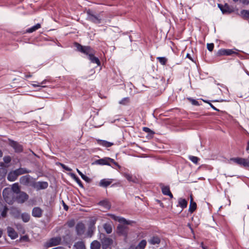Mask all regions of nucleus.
<instances>
[{
  "label": "nucleus",
  "mask_w": 249,
  "mask_h": 249,
  "mask_svg": "<svg viewBox=\"0 0 249 249\" xmlns=\"http://www.w3.org/2000/svg\"><path fill=\"white\" fill-rule=\"evenodd\" d=\"M112 182V179H102L99 182V185L103 187H107L109 186Z\"/></svg>",
  "instance_id": "nucleus-19"
},
{
  "label": "nucleus",
  "mask_w": 249,
  "mask_h": 249,
  "mask_svg": "<svg viewBox=\"0 0 249 249\" xmlns=\"http://www.w3.org/2000/svg\"><path fill=\"white\" fill-rule=\"evenodd\" d=\"M33 178L29 175L23 176L20 177L19 179L20 183L24 185L28 186L31 185L33 182Z\"/></svg>",
  "instance_id": "nucleus-6"
},
{
  "label": "nucleus",
  "mask_w": 249,
  "mask_h": 249,
  "mask_svg": "<svg viewBox=\"0 0 249 249\" xmlns=\"http://www.w3.org/2000/svg\"><path fill=\"white\" fill-rule=\"evenodd\" d=\"M88 20L95 23H100L101 22V18L98 15H94L92 11L89 10L87 11Z\"/></svg>",
  "instance_id": "nucleus-3"
},
{
  "label": "nucleus",
  "mask_w": 249,
  "mask_h": 249,
  "mask_svg": "<svg viewBox=\"0 0 249 249\" xmlns=\"http://www.w3.org/2000/svg\"><path fill=\"white\" fill-rule=\"evenodd\" d=\"M146 241L145 240H142L137 247H135L136 249H144L146 245Z\"/></svg>",
  "instance_id": "nucleus-29"
},
{
  "label": "nucleus",
  "mask_w": 249,
  "mask_h": 249,
  "mask_svg": "<svg viewBox=\"0 0 249 249\" xmlns=\"http://www.w3.org/2000/svg\"><path fill=\"white\" fill-rule=\"evenodd\" d=\"M246 150L247 151H248L249 150V142H248V145H247V147Z\"/></svg>",
  "instance_id": "nucleus-57"
},
{
  "label": "nucleus",
  "mask_w": 249,
  "mask_h": 249,
  "mask_svg": "<svg viewBox=\"0 0 249 249\" xmlns=\"http://www.w3.org/2000/svg\"><path fill=\"white\" fill-rule=\"evenodd\" d=\"M41 27V25L39 23L36 24V25L28 29L26 31L27 33H33Z\"/></svg>",
  "instance_id": "nucleus-27"
},
{
  "label": "nucleus",
  "mask_w": 249,
  "mask_h": 249,
  "mask_svg": "<svg viewBox=\"0 0 249 249\" xmlns=\"http://www.w3.org/2000/svg\"><path fill=\"white\" fill-rule=\"evenodd\" d=\"M3 161H4V162L6 163H9L11 160V159L10 157H9V156L4 157L3 159Z\"/></svg>",
  "instance_id": "nucleus-44"
},
{
  "label": "nucleus",
  "mask_w": 249,
  "mask_h": 249,
  "mask_svg": "<svg viewBox=\"0 0 249 249\" xmlns=\"http://www.w3.org/2000/svg\"><path fill=\"white\" fill-rule=\"evenodd\" d=\"M247 73L249 75V73L248 71L247 72Z\"/></svg>",
  "instance_id": "nucleus-64"
},
{
  "label": "nucleus",
  "mask_w": 249,
  "mask_h": 249,
  "mask_svg": "<svg viewBox=\"0 0 249 249\" xmlns=\"http://www.w3.org/2000/svg\"><path fill=\"white\" fill-rule=\"evenodd\" d=\"M126 228L123 225H119L118 226V230L119 232L122 234H124L126 233L125 231Z\"/></svg>",
  "instance_id": "nucleus-35"
},
{
  "label": "nucleus",
  "mask_w": 249,
  "mask_h": 249,
  "mask_svg": "<svg viewBox=\"0 0 249 249\" xmlns=\"http://www.w3.org/2000/svg\"><path fill=\"white\" fill-rule=\"evenodd\" d=\"M2 231L0 229V237L2 236Z\"/></svg>",
  "instance_id": "nucleus-60"
},
{
  "label": "nucleus",
  "mask_w": 249,
  "mask_h": 249,
  "mask_svg": "<svg viewBox=\"0 0 249 249\" xmlns=\"http://www.w3.org/2000/svg\"><path fill=\"white\" fill-rule=\"evenodd\" d=\"M104 228L105 231H106V232L108 234L110 233L112 231V227L109 224H104Z\"/></svg>",
  "instance_id": "nucleus-34"
},
{
  "label": "nucleus",
  "mask_w": 249,
  "mask_h": 249,
  "mask_svg": "<svg viewBox=\"0 0 249 249\" xmlns=\"http://www.w3.org/2000/svg\"><path fill=\"white\" fill-rule=\"evenodd\" d=\"M81 178L83 179H84L85 181H86L87 182H89L90 181V179L87 176L83 175L82 176Z\"/></svg>",
  "instance_id": "nucleus-45"
},
{
  "label": "nucleus",
  "mask_w": 249,
  "mask_h": 249,
  "mask_svg": "<svg viewBox=\"0 0 249 249\" xmlns=\"http://www.w3.org/2000/svg\"><path fill=\"white\" fill-rule=\"evenodd\" d=\"M3 197L8 203H11L12 200L11 199V196L12 193L11 190L9 188H5L2 192Z\"/></svg>",
  "instance_id": "nucleus-9"
},
{
  "label": "nucleus",
  "mask_w": 249,
  "mask_h": 249,
  "mask_svg": "<svg viewBox=\"0 0 249 249\" xmlns=\"http://www.w3.org/2000/svg\"><path fill=\"white\" fill-rule=\"evenodd\" d=\"M7 232L8 235L13 239H16L18 237L17 232L11 227L7 228Z\"/></svg>",
  "instance_id": "nucleus-16"
},
{
  "label": "nucleus",
  "mask_w": 249,
  "mask_h": 249,
  "mask_svg": "<svg viewBox=\"0 0 249 249\" xmlns=\"http://www.w3.org/2000/svg\"><path fill=\"white\" fill-rule=\"evenodd\" d=\"M99 204L101 206H102L106 209H109L110 208L111 205L109 203V202L106 200L101 201L99 202Z\"/></svg>",
  "instance_id": "nucleus-26"
},
{
  "label": "nucleus",
  "mask_w": 249,
  "mask_h": 249,
  "mask_svg": "<svg viewBox=\"0 0 249 249\" xmlns=\"http://www.w3.org/2000/svg\"><path fill=\"white\" fill-rule=\"evenodd\" d=\"M75 46L78 51L81 52L88 56L89 59L90 60L91 62L95 63L98 66L100 65L99 59L97 57L94 56V51L91 47L89 46H83L77 43L75 44Z\"/></svg>",
  "instance_id": "nucleus-1"
},
{
  "label": "nucleus",
  "mask_w": 249,
  "mask_h": 249,
  "mask_svg": "<svg viewBox=\"0 0 249 249\" xmlns=\"http://www.w3.org/2000/svg\"><path fill=\"white\" fill-rule=\"evenodd\" d=\"M190 102H191L192 104L194 105H199L198 103V102L196 100H195V99H191V98H189L188 99Z\"/></svg>",
  "instance_id": "nucleus-47"
},
{
  "label": "nucleus",
  "mask_w": 249,
  "mask_h": 249,
  "mask_svg": "<svg viewBox=\"0 0 249 249\" xmlns=\"http://www.w3.org/2000/svg\"><path fill=\"white\" fill-rule=\"evenodd\" d=\"M235 52L231 49H221L218 51L217 54L219 55H231Z\"/></svg>",
  "instance_id": "nucleus-11"
},
{
  "label": "nucleus",
  "mask_w": 249,
  "mask_h": 249,
  "mask_svg": "<svg viewBox=\"0 0 249 249\" xmlns=\"http://www.w3.org/2000/svg\"><path fill=\"white\" fill-rule=\"evenodd\" d=\"M112 217L113 219L118 221L121 223L126 225H129L130 224V222L127 221L125 218L123 217H118L115 215H112Z\"/></svg>",
  "instance_id": "nucleus-21"
},
{
  "label": "nucleus",
  "mask_w": 249,
  "mask_h": 249,
  "mask_svg": "<svg viewBox=\"0 0 249 249\" xmlns=\"http://www.w3.org/2000/svg\"><path fill=\"white\" fill-rule=\"evenodd\" d=\"M128 249H136L135 247L131 246L130 247V248Z\"/></svg>",
  "instance_id": "nucleus-56"
},
{
  "label": "nucleus",
  "mask_w": 249,
  "mask_h": 249,
  "mask_svg": "<svg viewBox=\"0 0 249 249\" xmlns=\"http://www.w3.org/2000/svg\"><path fill=\"white\" fill-rule=\"evenodd\" d=\"M98 144L106 147H109L113 145V143L105 140H97Z\"/></svg>",
  "instance_id": "nucleus-18"
},
{
  "label": "nucleus",
  "mask_w": 249,
  "mask_h": 249,
  "mask_svg": "<svg viewBox=\"0 0 249 249\" xmlns=\"http://www.w3.org/2000/svg\"><path fill=\"white\" fill-rule=\"evenodd\" d=\"M129 102V99L128 97H125L122 99L120 102L119 104L122 105H126Z\"/></svg>",
  "instance_id": "nucleus-37"
},
{
  "label": "nucleus",
  "mask_w": 249,
  "mask_h": 249,
  "mask_svg": "<svg viewBox=\"0 0 249 249\" xmlns=\"http://www.w3.org/2000/svg\"><path fill=\"white\" fill-rule=\"evenodd\" d=\"M63 206H64V209L66 211L68 210V206H67L64 202H63Z\"/></svg>",
  "instance_id": "nucleus-51"
},
{
  "label": "nucleus",
  "mask_w": 249,
  "mask_h": 249,
  "mask_svg": "<svg viewBox=\"0 0 249 249\" xmlns=\"http://www.w3.org/2000/svg\"><path fill=\"white\" fill-rule=\"evenodd\" d=\"M210 106L214 110H217L212 104H210Z\"/></svg>",
  "instance_id": "nucleus-55"
},
{
  "label": "nucleus",
  "mask_w": 249,
  "mask_h": 249,
  "mask_svg": "<svg viewBox=\"0 0 249 249\" xmlns=\"http://www.w3.org/2000/svg\"><path fill=\"white\" fill-rule=\"evenodd\" d=\"M207 47L209 51L212 52L213 50L214 44L213 43H208Z\"/></svg>",
  "instance_id": "nucleus-43"
},
{
  "label": "nucleus",
  "mask_w": 249,
  "mask_h": 249,
  "mask_svg": "<svg viewBox=\"0 0 249 249\" xmlns=\"http://www.w3.org/2000/svg\"><path fill=\"white\" fill-rule=\"evenodd\" d=\"M101 244L97 240L93 241L90 245L91 249H100Z\"/></svg>",
  "instance_id": "nucleus-25"
},
{
  "label": "nucleus",
  "mask_w": 249,
  "mask_h": 249,
  "mask_svg": "<svg viewBox=\"0 0 249 249\" xmlns=\"http://www.w3.org/2000/svg\"><path fill=\"white\" fill-rule=\"evenodd\" d=\"M102 244L106 247L109 246V245L113 244V240L112 239L105 237L101 240Z\"/></svg>",
  "instance_id": "nucleus-20"
},
{
  "label": "nucleus",
  "mask_w": 249,
  "mask_h": 249,
  "mask_svg": "<svg viewBox=\"0 0 249 249\" xmlns=\"http://www.w3.org/2000/svg\"><path fill=\"white\" fill-rule=\"evenodd\" d=\"M1 171H2L3 173L4 174H5V170L4 169H0V172H1Z\"/></svg>",
  "instance_id": "nucleus-58"
},
{
  "label": "nucleus",
  "mask_w": 249,
  "mask_h": 249,
  "mask_svg": "<svg viewBox=\"0 0 249 249\" xmlns=\"http://www.w3.org/2000/svg\"><path fill=\"white\" fill-rule=\"evenodd\" d=\"M149 242L152 245L158 244L160 243V239L157 236L153 237L150 239Z\"/></svg>",
  "instance_id": "nucleus-31"
},
{
  "label": "nucleus",
  "mask_w": 249,
  "mask_h": 249,
  "mask_svg": "<svg viewBox=\"0 0 249 249\" xmlns=\"http://www.w3.org/2000/svg\"><path fill=\"white\" fill-rule=\"evenodd\" d=\"M32 186L36 190H39L47 188L48 186V183L46 181H34L32 183Z\"/></svg>",
  "instance_id": "nucleus-5"
},
{
  "label": "nucleus",
  "mask_w": 249,
  "mask_h": 249,
  "mask_svg": "<svg viewBox=\"0 0 249 249\" xmlns=\"http://www.w3.org/2000/svg\"><path fill=\"white\" fill-rule=\"evenodd\" d=\"M110 162L112 163L115 166L118 167L119 168L120 167V165L118 164V163L115 162L113 159L108 158V157H106V158H104L103 159L96 160L93 163V164H99V165H110Z\"/></svg>",
  "instance_id": "nucleus-2"
},
{
  "label": "nucleus",
  "mask_w": 249,
  "mask_h": 249,
  "mask_svg": "<svg viewBox=\"0 0 249 249\" xmlns=\"http://www.w3.org/2000/svg\"><path fill=\"white\" fill-rule=\"evenodd\" d=\"M241 1L244 4H248L249 3V1L248 0H241Z\"/></svg>",
  "instance_id": "nucleus-50"
},
{
  "label": "nucleus",
  "mask_w": 249,
  "mask_h": 249,
  "mask_svg": "<svg viewBox=\"0 0 249 249\" xmlns=\"http://www.w3.org/2000/svg\"><path fill=\"white\" fill-rule=\"evenodd\" d=\"M71 176L74 179L77 177L74 174H71Z\"/></svg>",
  "instance_id": "nucleus-54"
},
{
  "label": "nucleus",
  "mask_w": 249,
  "mask_h": 249,
  "mask_svg": "<svg viewBox=\"0 0 249 249\" xmlns=\"http://www.w3.org/2000/svg\"><path fill=\"white\" fill-rule=\"evenodd\" d=\"M196 209V202L192 201L190 202L189 205V211L190 213H193Z\"/></svg>",
  "instance_id": "nucleus-30"
},
{
  "label": "nucleus",
  "mask_w": 249,
  "mask_h": 249,
  "mask_svg": "<svg viewBox=\"0 0 249 249\" xmlns=\"http://www.w3.org/2000/svg\"><path fill=\"white\" fill-rule=\"evenodd\" d=\"M186 57H188V58H189L190 60H191L192 61H193V59H192V58L191 57V55L189 53H187V55H186Z\"/></svg>",
  "instance_id": "nucleus-52"
},
{
  "label": "nucleus",
  "mask_w": 249,
  "mask_h": 249,
  "mask_svg": "<svg viewBox=\"0 0 249 249\" xmlns=\"http://www.w3.org/2000/svg\"><path fill=\"white\" fill-rule=\"evenodd\" d=\"M18 176L22 174L29 173L31 172V171L28 170L25 168H19L18 169L15 170Z\"/></svg>",
  "instance_id": "nucleus-23"
},
{
  "label": "nucleus",
  "mask_w": 249,
  "mask_h": 249,
  "mask_svg": "<svg viewBox=\"0 0 249 249\" xmlns=\"http://www.w3.org/2000/svg\"><path fill=\"white\" fill-rule=\"evenodd\" d=\"M187 201L183 198H180L178 199V204L182 208V209H184L186 208L187 206Z\"/></svg>",
  "instance_id": "nucleus-28"
},
{
  "label": "nucleus",
  "mask_w": 249,
  "mask_h": 249,
  "mask_svg": "<svg viewBox=\"0 0 249 249\" xmlns=\"http://www.w3.org/2000/svg\"><path fill=\"white\" fill-rule=\"evenodd\" d=\"M7 211V207L0 201V213H1L2 217H5L6 216Z\"/></svg>",
  "instance_id": "nucleus-15"
},
{
  "label": "nucleus",
  "mask_w": 249,
  "mask_h": 249,
  "mask_svg": "<svg viewBox=\"0 0 249 249\" xmlns=\"http://www.w3.org/2000/svg\"><path fill=\"white\" fill-rule=\"evenodd\" d=\"M242 15L246 18H249V11L247 10H243L241 11Z\"/></svg>",
  "instance_id": "nucleus-42"
},
{
  "label": "nucleus",
  "mask_w": 249,
  "mask_h": 249,
  "mask_svg": "<svg viewBox=\"0 0 249 249\" xmlns=\"http://www.w3.org/2000/svg\"><path fill=\"white\" fill-rule=\"evenodd\" d=\"M76 230L78 235H82L85 231V226L82 223H78L76 226Z\"/></svg>",
  "instance_id": "nucleus-14"
},
{
  "label": "nucleus",
  "mask_w": 249,
  "mask_h": 249,
  "mask_svg": "<svg viewBox=\"0 0 249 249\" xmlns=\"http://www.w3.org/2000/svg\"><path fill=\"white\" fill-rule=\"evenodd\" d=\"M31 77L30 75H26V77Z\"/></svg>",
  "instance_id": "nucleus-62"
},
{
  "label": "nucleus",
  "mask_w": 249,
  "mask_h": 249,
  "mask_svg": "<svg viewBox=\"0 0 249 249\" xmlns=\"http://www.w3.org/2000/svg\"><path fill=\"white\" fill-rule=\"evenodd\" d=\"M46 82V80H44L40 84L39 83H38L37 84H32V85L34 87H41V88H43V87H45V86H41V85L45 84Z\"/></svg>",
  "instance_id": "nucleus-40"
},
{
  "label": "nucleus",
  "mask_w": 249,
  "mask_h": 249,
  "mask_svg": "<svg viewBox=\"0 0 249 249\" xmlns=\"http://www.w3.org/2000/svg\"><path fill=\"white\" fill-rule=\"evenodd\" d=\"M189 159L193 162H194V163H196V164L197 163L198 161L199 160V159L197 157L193 156H189Z\"/></svg>",
  "instance_id": "nucleus-39"
},
{
  "label": "nucleus",
  "mask_w": 249,
  "mask_h": 249,
  "mask_svg": "<svg viewBox=\"0 0 249 249\" xmlns=\"http://www.w3.org/2000/svg\"><path fill=\"white\" fill-rule=\"evenodd\" d=\"M18 177V175L15 170L11 171L7 176V179L10 181L16 180Z\"/></svg>",
  "instance_id": "nucleus-13"
},
{
  "label": "nucleus",
  "mask_w": 249,
  "mask_h": 249,
  "mask_svg": "<svg viewBox=\"0 0 249 249\" xmlns=\"http://www.w3.org/2000/svg\"><path fill=\"white\" fill-rule=\"evenodd\" d=\"M234 1L236 2L238 0H233Z\"/></svg>",
  "instance_id": "nucleus-63"
},
{
  "label": "nucleus",
  "mask_w": 249,
  "mask_h": 249,
  "mask_svg": "<svg viewBox=\"0 0 249 249\" xmlns=\"http://www.w3.org/2000/svg\"><path fill=\"white\" fill-rule=\"evenodd\" d=\"M157 59L159 60V62L163 65H165L167 61V58L164 57H158Z\"/></svg>",
  "instance_id": "nucleus-36"
},
{
  "label": "nucleus",
  "mask_w": 249,
  "mask_h": 249,
  "mask_svg": "<svg viewBox=\"0 0 249 249\" xmlns=\"http://www.w3.org/2000/svg\"><path fill=\"white\" fill-rule=\"evenodd\" d=\"M43 211L38 207H35L32 210V215L35 217H40L42 216Z\"/></svg>",
  "instance_id": "nucleus-12"
},
{
  "label": "nucleus",
  "mask_w": 249,
  "mask_h": 249,
  "mask_svg": "<svg viewBox=\"0 0 249 249\" xmlns=\"http://www.w3.org/2000/svg\"><path fill=\"white\" fill-rule=\"evenodd\" d=\"M12 190L13 192L18 194L20 191V188L18 183H14L12 186Z\"/></svg>",
  "instance_id": "nucleus-32"
},
{
  "label": "nucleus",
  "mask_w": 249,
  "mask_h": 249,
  "mask_svg": "<svg viewBox=\"0 0 249 249\" xmlns=\"http://www.w3.org/2000/svg\"><path fill=\"white\" fill-rule=\"evenodd\" d=\"M161 188L162 192L164 195L168 196L171 198H173V196L170 191V188L169 186H165L162 185L161 186Z\"/></svg>",
  "instance_id": "nucleus-17"
},
{
  "label": "nucleus",
  "mask_w": 249,
  "mask_h": 249,
  "mask_svg": "<svg viewBox=\"0 0 249 249\" xmlns=\"http://www.w3.org/2000/svg\"><path fill=\"white\" fill-rule=\"evenodd\" d=\"M61 239L60 237H56L51 238L47 243V246L51 247L59 245L61 243Z\"/></svg>",
  "instance_id": "nucleus-8"
},
{
  "label": "nucleus",
  "mask_w": 249,
  "mask_h": 249,
  "mask_svg": "<svg viewBox=\"0 0 249 249\" xmlns=\"http://www.w3.org/2000/svg\"><path fill=\"white\" fill-rule=\"evenodd\" d=\"M218 7L221 10L223 14H226L228 13H230L231 11L230 10V7L227 4H225L224 6H223L221 4H218Z\"/></svg>",
  "instance_id": "nucleus-22"
},
{
  "label": "nucleus",
  "mask_w": 249,
  "mask_h": 249,
  "mask_svg": "<svg viewBox=\"0 0 249 249\" xmlns=\"http://www.w3.org/2000/svg\"><path fill=\"white\" fill-rule=\"evenodd\" d=\"M74 249H86L85 244L82 241L76 242L73 246Z\"/></svg>",
  "instance_id": "nucleus-24"
},
{
  "label": "nucleus",
  "mask_w": 249,
  "mask_h": 249,
  "mask_svg": "<svg viewBox=\"0 0 249 249\" xmlns=\"http://www.w3.org/2000/svg\"><path fill=\"white\" fill-rule=\"evenodd\" d=\"M231 160L240 165H242L244 167H249V160L247 159L241 158H235L231 159Z\"/></svg>",
  "instance_id": "nucleus-4"
},
{
  "label": "nucleus",
  "mask_w": 249,
  "mask_h": 249,
  "mask_svg": "<svg viewBox=\"0 0 249 249\" xmlns=\"http://www.w3.org/2000/svg\"><path fill=\"white\" fill-rule=\"evenodd\" d=\"M21 217L23 221L24 222H28L30 219V216L27 213H23L21 214Z\"/></svg>",
  "instance_id": "nucleus-33"
},
{
  "label": "nucleus",
  "mask_w": 249,
  "mask_h": 249,
  "mask_svg": "<svg viewBox=\"0 0 249 249\" xmlns=\"http://www.w3.org/2000/svg\"><path fill=\"white\" fill-rule=\"evenodd\" d=\"M74 180L76 181V182L78 184V185L80 186L83 187V185L81 181L80 180V179L77 177Z\"/></svg>",
  "instance_id": "nucleus-46"
},
{
  "label": "nucleus",
  "mask_w": 249,
  "mask_h": 249,
  "mask_svg": "<svg viewBox=\"0 0 249 249\" xmlns=\"http://www.w3.org/2000/svg\"><path fill=\"white\" fill-rule=\"evenodd\" d=\"M2 156V152L0 150V157H1Z\"/></svg>",
  "instance_id": "nucleus-61"
},
{
  "label": "nucleus",
  "mask_w": 249,
  "mask_h": 249,
  "mask_svg": "<svg viewBox=\"0 0 249 249\" xmlns=\"http://www.w3.org/2000/svg\"><path fill=\"white\" fill-rule=\"evenodd\" d=\"M93 231H94L93 227L92 226H90L89 228V231H88V235L89 237H91L92 236L93 232Z\"/></svg>",
  "instance_id": "nucleus-41"
},
{
  "label": "nucleus",
  "mask_w": 249,
  "mask_h": 249,
  "mask_svg": "<svg viewBox=\"0 0 249 249\" xmlns=\"http://www.w3.org/2000/svg\"><path fill=\"white\" fill-rule=\"evenodd\" d=\"M61 167L64 169H65V170L66 171H71V169L70 168L66 166L65 165L63 164H61Z\"/></svg>",
  "instance_id": "nucleus-48"
},
{
  "label": "nucleus",
  "mask_w": 249,
  "mask_h": 249,
  "mask_svg": "<svg viewBox=\"0 0 249 249\" xmlns=\"http://www.w3.org/2000/svg\"><path fill=\"white\" fill-rule=\"evenodd\" d=\"M192 201H193V198L192 196L191 195H190V202H192Z\"/></svg>",
  "instance_id": "nucleus-59"
},
{
  "label": "nucleus",
  "mask_w": 249,
  "mask_h": 249,
  "mask_svg": "<svg viewBox=\"0 0 249 249\" xmlns=\"http://www.w3.org/2000/svg\"><path fill=\"white\" fill-rule=\"evenodd\" d=\"M9 141L10 145L13 147L16 152H20L22 151V146L18 142L11 140H9Z\"/></svg>",
  "instance_id": "nucleus-10"
},
{
  "label": "nucleus",
  "mask_w": 249,
  "mask_h": 249,
  "mask_svg": "<svg viewBox=\"0 0 249 249\" xmlns=\"http://www.w3.org/2000/svg\"><path fill=\"white\" fill-rule=\"evenodd\" d=\"M124 176L129 181H134V180L131 175L125 173L124 174Z\"/></svg>",
  "instance_id": "nucleus-38"
},
{
  "label": "nucleus",
  "mask_w": 249,
  "mask_h": 249,
  "mask_svg": "<svg viewBox=\"0 0 249 249\" xmlns=\"http://www.w3.org/2000/svg\"><path fill=\"white\" fill-rule=\"evenodd\" d=\"M76 171L77 172H78V173L79 174V175H80L81 177H82V176H83L84 174L81 172H80L78 169H76Z\"/></svg>",
  "instance_id": "nucleus-53"
},
{
  "label": "nucleus",
  "mask_w": 249,
  "mask_h": 249,
  "mask_svg": "<svg viewBox=\"0 0 249 249\" xmlns=\"http://www.w3.org/2000/svg\"><path fill=\"white\" fill-rule=\"evenodd\" d=\"M143 130L146 132L153 133L152 131L148 127H144L143 128Z\"/></svg>",
  "instance_id": "nucleus-49"
},
{
  "label": "nucleus",
  "mask_w": 249,
  "mask_h": 249,
  "mask_svg": "<svg viewBox=\"0 0 249 249\" xmlns=\"http://www.w3.org/2000/svg\"><path fill=\"white\" fill-rule=\"evenodd\" d=\"M29 198V196L24 192H19L16 196V199L18 203H23Z\"/></svg>",
  "instance_id": "nucleus-7"
}]
</instances>
